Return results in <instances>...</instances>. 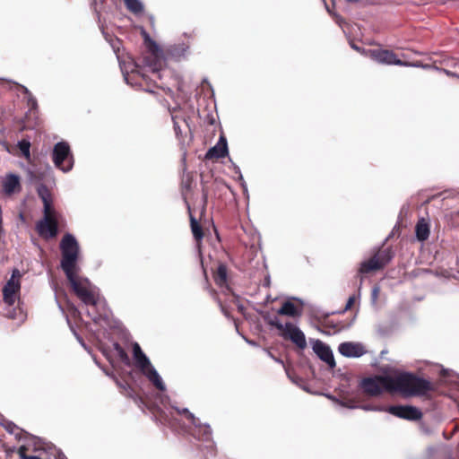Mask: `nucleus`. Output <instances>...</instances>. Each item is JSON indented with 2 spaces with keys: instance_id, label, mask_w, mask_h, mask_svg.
Returning <instances> with one entry per match:
<instances>
[{
  "instance_id": "obj_52",
  "label": "nucleus",
  "mask_w": 459,
  "mask_h": 459,
  "mask_svg": "<svg viewBox=\"0 0 459 459\" xmlns=\"http://www.w3.org/2000/svg\"><path fill=\"white\" fill-rule=\"evenodd\" d=\"M449 74H451V75H453V76H456V77H458V78H459V76H458V75H456V74H454V73H449Z\"/></svg>"
},
{
  "instance_id": "obj_47",
  "label": "nucleus",
  "mask_w": 459,
  "mask_h": 459,
  "mask_svg": "<svg viewBox=\"0 0 459 459\" xmlns=\"http://www.w3.org/2000/svg\"><path fill=\"white\" fill-rule=\"evenodd\" d=\"M351 48L357 51H360V48L354 44L351 45Z\"/></svg>"
},
{
  "instance_id": "obj_49",
  "label": "nucleus",
  "mask_w": 459,
  "mask_h": 459,
  "mask_svg": "<svg viewBox=\"0 0 459 459\" xmlns=\"http://www.w3.org/2000/svg\"><path fill=\"white\" fill-rule=\"evenodd\" d=\"M247 343H249L250 345H253V346H255V342H253V341H248L247 340Z\"/></svg>"
},
{
  "instance_id": "obj_37",
  "label": "nucleus",
  "mask_w": 459,
  "mask_h": 459,
  "mask_svg": "<svg viewBox=\"0 0 459 459\" xmlns=\"http://www.w3.org/2000/svg\"><path fill=\"white\" fill-rule=\"evenodd\" d=\"M173 127H174V130H175V133L177 135L181 134L180 126H179L178 123L177 121H175L174 119H173Z\"/></svg>"
},
{
  "instance_id": "obj_4",
  "label": "nucleus",
  "mask_w": 459,
  "mask_h": 459,
  "mask_svg": "<svg viewBox=\"0 0 459 459\" xmlns=\"http://www.w3.org/2000/svg\"><path fill=\"white\" fill-rule=\"evenodd\" d=\"M133 354L136 367L147 379L160 391H165L166 385L162 378L137 342H134L133 345Z\"/></svg>"
},
{
  "instance_id": "obj_41",
  "label": "nucleus",
  "mask_w": 459,
  "mask_h": 459,
  "mask_svg": "<svg viewBox=\"0 0 459 459\" xmlns=\"http://www.w3.org/2000/svg\"><path fill=\"white\" fill-rule=\"evenodd\" d=\"M116 382L119 387H121L125 390H126L127 388H130L128 385H124V384L120 383L117 379H116Z\"/></svg>"
},
{
  "instance_id": "obj_36",
  "label": "nucleus",
  "mask_w": 459,
  "mask_h": 459,
  "mask_svg": "<svg viewBox=\"0 0 459 459\" xmlns=\"http://www.w3.org/2000/svg\"><path fill=\"white\" fill-rule=\"evenodd\" d=\"M74 335H75L76 339L78 340V342L81 343V345H82V347H83L87 351H89V352H90V350H89V348L87 347V345L84 343V342H83L82 338L79 334H77L75 332H74Z\"/></svg>"
},
{
  "instance_id": "obj_48",
  "label": "nucleus",
  "mask_w": 459,
  "mask_h": 459,
  "mask_svg": "<svg viewBox=\"0 0 459 459\" xmlns=\"http://www.w3.org/2000/svg\"><path fill=\"white\" fill-rule=\"evenodd\" d=\"M345 1L348 3H351V4L359 2V0H345Z\"/></svg>"
},
{
  "instance_id": "obj_3",
  "label": "nucleus",
  "mask_w": 459,
  "mask_h": 459,
  "mask_svg": "<svg viewBox=\"0 0 459 459\" xmlns=\"http://www.w3.org/2000/svg\"><path fill=\"white\" fill-rule=\"evenodd\" d=\"M172 408L177 411V412L180 415H184L186 419H188L191 423L195 427V437L200 440H203L205 443L204 448L207 450L206 453L204 454L205 459H210V457L215 455L214 452V443L212 439V429L210 425L203 424L201 420L195 416L187 408L180 409L177 406H172Z\"/></svg>"
},
{
  "instance_id": "obj_33",
  "label": "nucleus",
  "mask_w": 459,
  "mask_h": 459,
  "mask_svg": "<svg viewBox=\"0 0 459 459\" xmlns=\"http://www.w3.org/2000/svg\"><path fill=\"white\" fill-rule=\"evenodd\" d=\"M354 301H355V297L354 296H351L348 299V300H347L345 307L343 308V310L341 313H344L347 310H349L352 307V305L354 304Z\"/></svg>"
},
{
  "instance_id": "obj_6",
  "label": "nucleus",
  "mask_w": 459,
  "mask_h": 459,
  "mask_svg": "<svg viewBox=\"0 0 459 459\" xmlns=\"http://www.w3.org/2000/svg\"><path fill=\"white\" fill-rule=\"evenodd\" d=\"M363 54L369 56L373 60L379 64L385 65H408L406 62L400 60L396 55L390 50L386 49H363Z\"/></svg>"
},
{
  "instance_id": "obj_19",
  "label": "nucleus",
  "mask_w": 459,
  "mask_h": 459,
  "mask_svg": "<svg viewBox=\"0 0 459 459\" xmlns=\"http://www.w3.org/2000/svg\"><path fill=\"white\" fill-rule=\"evenodd\" d=\"M188 48H189L188 45H186L185 43H181V44L170 46V48H169L168 51L172 57H174L176 59H180L186 56V54L188 52Z\"/></svg>"
},
{
  "instance_id": "obj_43",
  "label": "nucleus",
  "mask_w": 459,
  "mask_h": 459,
  "mask_svg": "<svg viewBox=\"0 0 459 459\" xmlns=\"http://www.w3.org/2000/svg\"><path fill=\"white\" fill-rule=\"evenodd\" d=\"M268 354L270 355V357L275 360L276 362L278 363H281V364H283V361L281 359H278V358H275L271 352H268Z\"/></svg>"
},
{
  "instance_id": "obj_5",
  "label": "nucleus",
  "mask_w": 459,
  "mask_h": 459,
  "mask_svg": "<svg viewBox=\"0 0 459 459\" xmlns=\"http://www.w3.org/2000/svg\"><path fill=\"white\" fill-rule=\"evenodd\" d=\"M53 161L56 168L63 172H69L74 167V157L70 146L65 142H59L53 149Z\"/></svg>"
},
{
  "instance_id": "obj_12",
  "label": "nucleus",
  "mask_w": 459,
  "mask_h": 459,
  "mask_svg": "<svg viewBox=\"0 0 459 459\" xmlns=\"http://www.w3.org/2000/svg\"><path fill=\"white\" fill-rule=\"evenodd\" d=\"M21 284L18 280L9 279L3 288L4 301L9 307L14 305L17 297L19 296Z\"/></svg>"
},
{
  "instance_id": "obj_35",
  "label": "nucleus",
  "mask_w": 459,
  "mask_h": 459,
  "mask_svg": "<svg viewBox=\"0 0 459 459\" xmlns=\"http://www.w3.org/2000/svg\"><path fill=\"white\" fill-rule=\"evenodd\" d=\"M378 292H379V288L378 287H374L372 289V291H371V299H372V302H376L377 299V296H378Z\"/></svg>"
},
{
  "instance_id": "obj_27",
  "label": "nucleus",
  "mask_w": 459,
  "mask_h": 459,
  "mask_svg": "<svg viewBox=\"0 0 459 459\" xmlns=\"http://www.w3.org/2000/svg\"><path fill=\"white\" fill-rule=\"evenodd\" d=\"M17 146H18L19 150L21 151L22 154L25 158L29 159L30 156V141H28L26 139H22L18 142Z\"/></svg>"
},
{
  "instance_id": "obj_2",
  "label": "nucleus",
  "mask_w": 459,
  "mask_h": 459,
  "mask_svg": "<svg viewBox=\"0 0 459 459\" xmlns=\"http://www.w3.org/2000/svg\"><path fill=\"white\" fill-rule=\"evenodd\" d=\"M60 266L65 273L73 290L84 305L96 308L101 304L99 294L87 278H77L80 268L77 264L80 246L75 237L71 233L64 235L60 241Z\"/></svg>"
},
{
  "instance_id": "obj_1",
  "label": "nucleus",
  "mask_w": 459,
  "mask_h": 459,
  "mask_svg": "<svg viewBox=\"0 0 459 459\" xmlns=\"http://www.w3.org/2000/svg\"><path fill=\"white\" fill-rule=\"evenodd\" d=\"M363 392L370 396H377L384 391L399 393L403 397L423 396L432 390L430 381L410 372H397L393 376H375L360 382Z\"/></svg>"
},
{
  "instance_id": "obj_28",
  "label": "nucleus",
  "mask_w": 459,
  "mask_h": 459,
  "mask_svg": "<svg viewBox=\"0 0 459 459\" xmlns=\"http://www.w3.org/2000/svg\"><path fill=\"white\" fill-rule=\"evenodd\" d=\"M267 322H268V324L270 325L274 326L275 328L280 330L281 333H283L285 331V329H286L285 324L283 325L282 323H281L279 318L276 317V316H274L273 318L269 319Z\"/></svg>"
},
{
  "instance_id": "obj_31",
  "label": "nucleus",
  "mask_w": 459,
  "mask_h": 459,
  "mask_svg": "<svg viewBox=\"0 0 459 459\" xmlns=\"http://www.w3.org/2000/svg\"><path fill=\"white\" fill-rule=\"evenodd\" d=\"M22 89L25 93L29 95L28 101L30 105L31 108H34L37 106V100L31 96V94L29 92L28 89L22 86Z\"/></svg>"
},
{
  "instance_id": "obj_17",
  "label": "nucleus",
  "mask_w": 459,
  "mask_h": 459,
  "mask_svg": "<svg viewBox=\"0 0 459 459\" xmlns=\"http://www.w3.org/2000/svg\"><path fill=\"white\" fill-rule=\"evenodd\" d=\"M278 314L291 317H298L301 316V309H298L292 302L285 301L278 309Z\"/></svg>"
},
{
  "instance_id": "obj_42",
  "label": "nucleus",
  "mask_w": 459,
  "mask_h": 459,
  "mask_svg": "<svg viewBox=\"0 0 459 459\" xmlns=\"http://www.w3.org/2000/svg\"><path fill=\"white\" fill-rule=\"evenodd\" d=\"M116 382L119 387H121L125 390H126L127 388H130L128 385H124V384L120 383L117 379H116Z\"/></svg>"
},
{
  "instance_id": "obj_29",
  "label": "nucleus",
  "mask_w": 459,
  "mask_h": 459,
  "mask_svg": "<svg viewBox=\"0 0 459 459\" xmlns=\"http://www.w3.org/2000/svg\"><path fill=\"white\" fill-rule=\"evenodd\" d=\"M286 374L288 376V377L290 378V380L294 383L295 385H299V387H301L302 389L307 391V389L306 388L305 385H303V380L302 378L299 377H295V376H292L290 371L288 369H286Z\"/></svg>"
},
{
  "instance_id": "obj_24",
  "label": "nucleus",
  "mask_w": 459,
  "mask_h": 459,
  "mask_svg": "<svg viewBox=\"0 0 459 459\" xmlns=\"http://www.w3.org/2000/svg\"><path fill=\"white\" fill-rule=\"evenodd\" d=\"M375 256L379 257V263L381 264V269L385 267L393 258V253L390 249H384L375 255Z\"/></svg>"
},
{
  "instance_id": "obj_30",
  "label": "nucleus",
  "mask_w": 459,
  "mask_h": 459,
  "mask_svg": "<svg viewBox=\"0 0 459 459\" xmlns=\"http://www.w3.org/2000/svg\"><path fill=\"white\" fill-rule=\"evenodd\" d=\"M27 448L24 446H22L18 450V455L21 459H41L37 455H26Z\"/></svg>"
},
{
  "instance_id": "obj_50",
  "label": "nucleus",
  "mask_w": 459,
  "mask_h": 459,
  "mask_svg": "<svg viewBox=\"0 0 459 459\" xmlns=\"http://www.w3.org/2000/svg\"><path fill=\"white\" fill-rule=\"evenodd\" d=\"M447 370L445 368H442V376L445 377L446 375Z\"/></svg>"
},
{
  "instance_id": "obj_26",
  "label": "nucleus",
  "mask_w": 459,
  "mask_h": 459,
  "mask_svg": "<svg viewBox=\"0 0 459 459\" xmlns=\"http://www.w3.org/2000/svg\"><path fill=\"white\" fill-rule=\"evenodd\" d=\"M216 281L219 284H223L227 281V267L225 264H221L217 268Z\"/></svg>"
},
{
  "instance_id": "obj_14",
  "label": "nucleus",
  "mask_w": 459,
  "mask_h": 459,
  "mask_svg": "<svg viewBox=\"0 0 459 459\" xmlns=\"http://www.w3.org/2000/svg\"><path fill=\"white\" fill-rule=\"evenodd\" d=\"M121 72L124 76V80L127 84L133 85V77L134 74H139L138 66L134 60L128 62L119 61Z\"/></svg>"
},
{
  "instance_id": "obj_22",
  "label": "nucleus",
  "mask_w": 459,
  "mask_h": 459,
  "mask_svg": "<svg viewBox=\"0 0 459 459\" xmlns=\"http://www.w3.org/2000/svg\"><path fill=\"white\" fill-rule=\"evenodd\" d=\"M2 427L10 434L14 435L17 439H22L23 430L11 420H4L1 423Z\"/></svg>"
},
{
  "instance_id": "obj_45",
  "label": "nucleus",
  "mask_w": 459,
  "mask_h": 459,
  "mask_svg": "<svg viewBox=\"0 0 459 459\" xmlns=\"http://www.w3.org/2000/svg\"><path fill=\"white\" fill-rule=\"evenodd\" d=\"M119 348H122L119 343H117V342L114 343V349L117 352L119 351Z\"/></svg>"
},
{
  "instance_id": "obj_55",
  "label": "nucleus",
  "mask_w": 459,
  "mask_h": 459,
  "mask_svg": "<svg viewBox=\"0 0 459 459\" xmlns=\"http://www.w3.org/2000/svg\"><path fill=\"white\" fill-rule=\"evenodd\" d=\"M145 39H149V35H148V34H145Z\"/></svg>"
},
{
  "instance_id": "obj_21",
  "label": "nucleus",
  "mask_w": 459,
  "mask_h": 459,
  "mask_svg": "<svg viewBox=\"0 0 459 459\" xmlns=\"http://www.w3.org/2000/svg\"><path fill=\"white\" fill-rule=\"evenodd\" d=\"M125 5L128 11L134 14H141L144 6L141 0H124Z\"/></svg>"
},
{
  "instance_id": "obj_18",
  "label": "nucleus",
  "mask_w": 459,
  "mask_h": 459,
  "mask_svg": "<svg viewBox=\"0 0 459 459\" xmlns=\"http://www.w3.org/2000/svg\"><path fill=\"white\" fill-rule=\"evenodd\" d=\"M416 238L419 241H425L429 236V226L424 219L419 220L415 227Z\"/></svg>"
},
{
  "instance_id": "obj_15",
  "label": "nucleus",
  "mask_w": 459,
  "mask_h": 459,
  "mask_svg": "<svg viewBox=\"0 0 459 459\" xmlns=\"http://www.w3.org/2000/svg\"><path fill=\"white\" fill-rule=\"evenodd\" d=\"M37 193L43 203V212L47 213L48 211L53 210L52 196L48 188L45 185L41 184L38 186Z\"/></svg>"
},
{
  "instance_id": "obj_51",
  "label": "nucleus",
  "mask_w": 459,
  "mask_h": 459,
  "mask_svg": "<svg viewBox=\"0 0 459 459\" xmlns=\"http://www.w3.org/2000/svg\"><path fill=\"white\" fill-rule=\"evenodd\" d=\"M152 44L156 48H158L157 44H156L154 41H152Z\"/></svg>"
},
{
  "instance_id": "obj_20",
  "label": "nucleus",
  "mask_w": 459,
  "mask_h": 459,
  "mask_svg": "<svg viewBox=\"0 0 459 459\" xmlns=\"http://www.w3.org/2000/svg\"><path fill=\"white\" fill-rule=\"evenodd\" d=\"M20 186L19 177L10 174L4 181V190L7 194H12Z\"/></svg>"
},
{
  "instance_id": "obj_11",
  "label": "nucleus",
  "mask_w": 459,
  "mask_h": 459,
  "mask_svg": "<svg viewBox=\"0 0 459 459\" xmlns=\"http://www.w3.org/2000/svg\"><path fill=\"white\" fill-rule=\"evenodd\" d=\"M338 351L346 358H359L367 352L363 344L352 342L340 343Z\"/></svg>"
},
{
  "instance_id": "obj_25",
  "label": "nucleus",
  "mask_w": 459,
  "mask_h": 459,
  "mask_svg": "<svg viewBox=\"0 0 459 459\" xmlns=\"http://www.w3.org/2000/svg\"><path fill=\"white\" fill-rule=\"evenodd\" d=\"M190 224L194 238L196 240H201L204 238V233L201 226L199 225L195 218L193 216H190Z\"/></svg>"
},
{
  "instance_id": "obj_23",
  "label": "nucleus",
  "mask_w": 459,
  "mask_h": 459,
  "mask_svg": "<svg viewBox=\"0 0 459 459\" xmlns=\"http://www.w3.org/2000/svg\"><path fill=\"white\" fill-rule=\"evenodd\" d=\"M5 316L8 318L18 320L20 323L23 322L26 318L25 313L23 312L22 308L20 307L9 309L5 313Z\"/></svg>"
},
{
  "instance_id": "obj_54",
  "label": "nucleus",
  "mask_w": 459,
  "mask_h": 459,
  "mask_svg": "<svg viewBox=\"0 0 459 459\" xmlns=\"http://www.w3.org/2000/svg\"><path fill=\"white\" fill-rule=\"evenodd\" d=\"M242 186H243V187H244L245 189H247V186H246V184H245V183H243V184H242Z\"/></svg>"
},
{
  "instance_id": "obj_9",
  "label": "nucleus",
  "mask_w": 459,
  "mask_h": 459,
  "mask_svg": "<svg viewBox=\"0 0 459 459\" xmlns=\"http://www.w3.org/2000/svg\"><path fill=\"white\" fill-rule=\"evenodd\" d=\"M37 230L40 235L47 234L48 237H55L57 233V221L54 217V210L44 213L42 220L37 222Z\"/></svg>"
},
{
  "instance_id": "obj_10",
  "label": "nucleus",
  "mask_w": 459,
  "mask_h": 459,
  "mask_svg": "<svg viewBox=\"0 0 459 459\" xmlns=\"http://www.w3.org/2000/svg\"><path fill=\"white\" fill-rule=\"evenodd\" d=\"M313 351L318 356V358L325 362L331 368L336 366L333 353L327 344L320 340H316L313 342Z\"/></svg>"
},
{
  "instance_id": "obj_16",
  "label": "nucleus",
  "mask_w": 459,
  "mask_h": 459,
  "mask_svg": "<svg viewBox=\"0 0 459 459\" xmlns=\"http://www.w3.org/2000/svg\"><path fill=\"white\" fill-rule=\"evenodd\" d=\"M381 269V264L379 263V257L375 256V255L369 258L368 260L363 261L360 264V267L359 270V273H368L371 271H376Z\"/></svg>"
},
{
  "instance_id": "obj_44",
  "label": "nucleus",
  "mask_w": 459,
  "mask_h": 459,
  "mask_svg": "<svg viewBox=\"0 0 459 459\" xmlns=\"http://www.w3.org/2000/svg\"><path fill=\"white\" fill-rule=\"evenodd\" d=\"M56 459H66V457L63 452L58 451L56 455Z\"/></svg>"
},
{
  "instance_id": "obj_32",
  "label": "nucleus",
  "mask_w": 459,
  "mask_h": 459,
  "mask_svg": "<svg viewBox=\"0 0 459 459\" xmlns=\"http://www.w3.org/2000/svg\"><path fill=\"white\" fill-rule=\"evenodd\" d=\"M117 355L124 362H126V363L129 362L128 355L123 348H119V351L117 352Z\"/></svg>"
},
{
  "instance_id": "obj_8",
  "label": "nucleus",
  "mask_w": 459,
  "mask_h": 459,
  "mask_svg": "<svg viewBox=\"0 0 459 459\" xmlns=\"http://www.w3.org/2000/svg\"><path fill=\"white\" fill-rule=\"evenodd\" d=\"M285 331L281 333L283 339L290 340L298 348L304 350L307 347V341L304 333L290 322L285 324Z\"/></svg>"
},
{
  "instance_id": "obj_13",
  "label": "nucleus",
  "mask_w": 459,
  "mask_h": 459,
  "mask_svg": "<svg viewBox=\"0 0 459 459\" xmlns=\"http://www.w3.org/2000/svg\"><path fill=\"white\" fill-rule=\"evenodd\" d=\"M229 154V149H228V143H227V139L225 138V136L221 135L220 138H219V141L217 142V143L210 148L206 154H205V158L206 159H220V158H223L225 156H227Z\"/></svg>"
},
{
  "instance_id": "obj_53",
  "label": "nucleus",
  "mask_w": 459,
  "mask_h": 459,
  "mask_svg": "<svg viewBox=\"0 0 459 459\" xmlns=\"http://www.w3.org/2000/svg\"><path fill=\"white\" fill-rule=\"evenodd\" d=\"M93 359H94L95 363L100 367L98 360L95 358H93Z\"/></svg>"
},
{
  "instance_id": "obj_38",
  "label": "nucleus",
  "mask_w": 459,
  "mask_h": 459,
  "mask_svg": "<svg viewBox=\"0 0 459 459\" xmlns=\"http://www.w3.org/2000/svg\"><path fill=\"white\" fill-rule=\"evenodd\" d=\"M362 408L364 410H366V411H385L386 410V409H383V408L371 407V406H363Z\"/></svg>"
},
{
  "instance_id": "obj_7",
  "label": "nucleus",
  "mask_w": 459,
  "mask_h": 459,
  "mask_svg": "<svg viewBox=\"0 0 459 459\" xmlns=\"http://www.w3.org/2000/svg\"><path fill=\"white\" fill-rule=\"evenodd\" d=\"M390 414L407 420H419L422 418L420 409L411 405H393L386 410Z\"/></svg>"
},
{
  "instance_id": "obj_39",
  "label": "nucleus",
  "mask_w": 459,
  "mask_h": 459,
  "mask_svg": "<svg viewBox=\"0 0 459 459\" xmlns=\"http://www.w3.org/2000/svg\"><path fill=\"white\" fill-rule=\"evenodd\" d=\"M21 276V273L18 269H14L13 271L12 276L10 279L16 280L15 278H19Z\"/></svg>"
},
{
  "instance_id": "obj_46",
  "label": "nucleus",
  "mask_w": 459,
  "mask_h": 459,
  "mask_svg": "<svg viewBox=\"0 0 459 459\" xmlns=\"http://www.w3.org/2000/svg\"><path fill=\"white\" fill-rule=\"evenodd\" d=\"M102 369H103V371L105 372V374H106L107 376L111 377L112 378L116 379L115 376H114V375H112V374H110V372H108V371H107V370H105L104 368H102Z\"/></svg>"
},
{
  "instance_id": "obj_40",
  "label": "nucleus",
  "mask_w": 459,
  "mask_h": 459,
  "mask_svg": "<svg viewBox=\"0 0 459 459\" xmlns=\"http://www.w3.org/2000/svg\"><path fill=\"white\" fill-rule=\"evenodd\" d=\"M88 313V316L93 320V321H97V319L99 318V316H101V314H99V316H97L95 313H91L90 310L87 311Z\"/></svg>"
},
{
  "instance_id": "obj_34",
  "label": "nucleus",
  "mask_w": 459,
  "mask_h": 459,
  "mask_svg": "<svg viewBox=\"0 0 459 459\" xmlns=\"http://www.w3.org/2000/svg\"><path fill=\"white\" fill-rule=\"evenodd\" d=\"M327 397H328V398H330V399H331V400H333V401H336V402H338V403H339V404H341V405H342V406H343V407H348V408H350V409L357 408V406L351 405V404H350V403H345V402H340V401H338L337 399H335V398H334L333 396H332V395H327Z\"/></svg>"
}]
</instances>
